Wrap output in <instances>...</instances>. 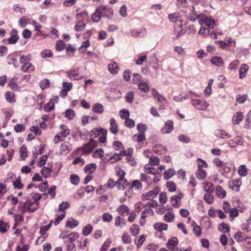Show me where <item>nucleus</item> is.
<instances>
[{"label":"nucleus","mask_w":251,"mask_h":251,"mask_svg":"<svg viewBox=\"0 0 251 251\" xmlns=\"http://www.w3.org/2000/svg\"><path fill=\"white\" fill-rule=\"evenodd\" d=\"M20 157L25 160L27 157V148L25 145H22L20 149Z\"/></svg>","instance_id":"nucleus-47"},{"label":"nucleus","mask_w":251,"mask_h":251,"mask_svg":"<svg viewBox=\"0 0 251 251\" xmlns=\"http://www.w3.org/2000/svg\"><path fill=\"white\" fill-rule=\"evenodd\" d=\"M105 129L103 128H95L92 130L90 133V136L91 137L96 138L97 137H99L101 134L104 131Z\"/></svg>","instance_id":"nucleus-30"},{"label":"nucleus","mask_w":251,"mask_h":251,"mask_svg":"<svg viewBox=\"0 0 251 251\" xmlns=\"http://www.w3.org/2000/svg\"><path fill=\"white\" fill-rule=\"evenodd\" d=\"M5 99L9 103H14L16 101L15 99V95L14 92L11 91H7L4 95Z\"/></svg>","instance_id":"nucleus-25"},{"label":"nucleus","mask_w":251,"mask_h":251,"mask_svg":"<svg viewBox=\"0 0 251 251\" xmlns=\"http://www.w3.org/2000/svg\"><path fill=\"white\" fill-rule=\"evenodd\" d=\"M134 140H136L138 142H143L146 140L145 133H140L138 134H135L133 136Z\"/></svg>","instance_id":"nucleus-54"},{"label":"nucleus","mask_w":251,"mask_h":251,"mask_svg":"<svg viewBox=\"0 0 251 251\" xmlns=\"http://www.w3.org/2000/svg\"><path fill=\"white\" fill-rule=\"evenodd\" d=\"M79 224V222L74 219H70L66 221V226L70 228H74L77 226Z\"/></svg>","instance_id":"nucleus-33"},{"label":"nucleus","mask_w":251,"mask_h":251,"mask_svg":"<svg viewBox=\"0 0 251 251\" xmlns=\"http://www.w3.org/2000/svg\"><path fill=\"white\" fill-rule=\"evenodd\" d=\"M122 241L125 244H128L131 242V238L130 235L126 232H124L122 236Z\"/></svg>","instance_id":"nucleus-63"},{"label":"nucleus","mask_w":251,"mask_h":251,"mask_svg":"<svg viewBox=\"0 0 251 251\" xmlns=\"http://www.w3.org/2000/svg\"><path fill=\"white\" fill-rule=\"evenodd\" d=\"M249 67L247 64H243L241 65L239 69V78L243 79L244 78L249 70Z\"/></svg>","instance_id":"nucleus-24"},{"label":"nucleus","mask_w":251,"mask_h":251,"mask_svg":"<svg viewBox=\"0 0 251 251\" xmlns=\"http://www.w3.org/2000/svg\"><path fill=\"white\" fill-rule=\"evenodd\" d=\"M86 27V24L84 21H77L74 27V29L76 31H81Z\"/></svg>","instance_id":"nucleus-31"},{"label":"nucleus","mask_w":251,"mask_h":251,"mask_svg":"<svg viewBox=\"0 0 251 251\" xmlns=\"http://www.w3.org/2000/svg\"><path fill=\"white\" fill-rule=\"evenodd\" d=\"M174 51L177 53L178 55L183 56L185 54V50L184 49L181 47L176 46L174 47Z\"/></svg>","instance_id":"nucleus-58"},{"label":"nucleus","mask_w":251,"mask_h":251,"mask_svg":"<svg viewBox=\"0 0 251 251\" xmlns=\"http://www.w3.org/2000/svg\"><path fill=\"white\" fill-rule=\"evenodd\" d=\"M176 174L175 171L173 169H169L165 171L164 174V179L165 180H168L174 176Z\"/></svg>","instance_id":"nucleus-43"},{"label":"nucleus","mask_w":251,"mask_h":251,"mask_svg":"<svg viewBox=\"0 0 251 251\" xmlns=\"http://www.w3.org/2000/svg\"><path fill=\"white\" fill-rule=\"evenodd\" d=\"M191 226H193V231L194 234L197 237L201 236L202 234V230L201 227L198 226L194 221L192 222Z\"/></svg>","instance_id":"nucleus-28"},{"label":"nucleus","mask_w":251,"mask_h":251,"mask_svg":"<svg viewBox=\"0 0 251 251\" xmlns=\"http://www.w3.org/2000/svg\"><path fill=\"white\" fill-rule=\"evenodd\" d=\"M68 76L72 80H79L82 78V76H80L78 70H73L68 71L66 72Z\"/></svg>","instance_id":"nucleus-13"},{"label":"nucleus","mask_w":251,"mask_h":251,"mask_svg":"<svg viewBox=\"0 0 251 251\" xmlns=\"http://www.w3.org/2000/svg\"><path fill=\"white\" fill-rule=\"evenodd\" d=\"M98 146L97 141L91 138L88 143L84 144L82 147L77 148V151H80L82 154H88L92 152L94 148Z\"/></svg>","instance_id":"nucleus-3"},{"label":"nucleus","mask_w":251,"mask_h":251,"mask_svg":"<svg viewBox=\"0 0 251 251\" xmlns=\"http://www.w3.org/2000/svg\"><path fill=\"white\" fill-rule=\"evenodd\" d=\"M26 204H27V212L33 213L36 211L39 207V204L36 202L32 201L30 200H26Z\"/></svg>","instance_id":"nucleus-10"},{"label":"nucleus","mask_w":251,"mask_h":251,"mask_svg":"<svg viewBox=\"0 0 251 251\" xmlns=\"http://www.w3.org/2000/svg\"><path fill=\"white\" fill-rule=\"evenodd\" d=\"M159 192V188L158 187H156L153 188V190L149 191L147 193H144L142 195L143 200H148L151 199H153L158 194Z\"/></svg>","instance_id":"nucleus-6"},{"label":"nucleus","mask_w":251,"mask_h":251,"mask_svg":"<svg viewBox=\"0 0 251 251\" xmlns=\"http://www.w3.org/2000/svg\"><path fill=\"white\" fill-rule=\"evenodd\" d=\"M234 238L238 242L245 241L248 239H251V237L247 236L244 233L241 231L237 232L234 235Z\"/></svg>","instance_id":"nucleus-17"},{"label":"nucleus","mask_w":251,"mask_h":251,"mask_svg":"<svg viewBox=\"0 0 251 251\" xmlns=\"http://www.w3.org/2000/svg\"><path fill=\"white\" fill-rule=\"evenodd\" d=\"M134 94L133 92H128L125 96V99L127 102L131 103L134 99Z\"/></svg>","instance_id":"nucleus-62"},{"label":"nucleus","mask_w":251,"mask_h":251,"mask_svg":"<svg viewBox=\"0 0 251 251\" xmlns=\"http://www.w3.org/2000/svg\"><path fill=\"white\" fill-rule=\"evenodd\" d=\"M191 104L199 110H205L208 106V104L203 100H192Z\"/></svg>","instance_id":"nucleus-5"},{"label":"nucleus","mask_w":251,"mask_h":251,"mask_svg":"<svg viewBox=\"0 0 251 251\" xmlns=\"http://www.w3.org/2000/svg\"><path fill=\"white\" fill-rule=\"evenodd\" d=\"M8 86L10 87V88L14 91H18L19 90V87L17 85L16 82L15 80V78H12L8 82Z\"/></svg>","instance_id":"nucleus-42"},{"label":"nucleus","mask_w":251,"mask_h":251,"mask_svg":"<svg viewBox=\"0 0 251 251\" xmlns=\"http://www.w3.org/2000/svg\"><path fill=\"white\" fill-rule=\"evenodd\" d=\"M92 109L94 112L101 114L103 112V106L101 104L97 103L93 105Z\"/></svg>","instance_id":"nucleus-38"},{"label":"nucleus","mask_w":251,"mask_h":251,"mask_svg":"<svg viewBox=\"0 0 251 251\" xmlns=\"http://www.w3.org/2000/svg\"><path fill=\"white\" fill-rule=\"evenodd\" d=\"M164 220L167 223L173 222L175 220V215L171 212H167L164 216Z\"/></svg>","instance_id":"nucleus-40"},{"label":"nucleus","mask_w":251,"mask_h":251,"mask_svg":"<svg viewBox=\"0 0 251 251\" xmlns=\"http://www.w3.org/2000/svg\"><path fill=\"white\" fill-rule=\"evenodd\" d=\"M182 17H169L170 21L172 22H175V33L176 34V37L177 38L184 34L185 31L183 29V25L181 24Z\"/></svg>","instance_id":"nucleus-1"},{"label":"nucleus","mask_w":251,"mask_h":251,"mask_svg":"<svg viewBox=\"0 0 251 251\" xmlns=\"http://www.w3.org/2000/svg\"><path fill=\"white\" fill-rule=\"evenodd\" d=\"M211 63L216 66L221 67L224 64L223 59L220 57L215 56L213 57L211 59Z\"/></svg>","instance_id":"nucleus-35"},{"label":"nucleus","mask_w":251,"mask_h":251,"mask_svg":"<svg viewBox=\"0 0 251 251\" xmlns=\"http://www.w3.org/2000/svg\"><path fill=\"white\" fill-rule=\"evenodd\" d=\"M170 201L174 207L178 208L181 205V201L176 197V195L171 197Z\"/></svg>","instance_id":"nucleus-41"},{"label":"nucleus","mask_w":251,"mask_h":251,"mask_svg":"<svg viewBox=\"0 0 251 251\" xmlns=\"http://www.w3.org/2000/svg\"><path fill=\"white\" fill-rule=\"evenodd\" d=\"M96 168L97 166L95 163H91L85 166L84 171L86 174H91L95 172Z\"/></svg>","instance_id":"nucleus-26"},{"label":"nucleus","mask_w":251,"mask_h":251,"mask_svg":"<svg viewBox=\"0 0 251 251\" xmlns=\"http://www.w3.org/2000/svg\"><path fill=\"white\" fill-rule=\"evenodd\" d=\"M126 225V221L125 219L122 218L120 216H118L116 217L115 226L122 228Z\"/></svg>","instance_id":"nucleus-29"},{"label":"nucleus","mask_w":251,"mask_h":251,"mask_svg":"<svg viewBox=\"0 0 251 251\" xmlns=\"http://www.w3.org/2000/svg\"><path fill=\"white\" fill-rule=\"evenodd\" d=\"M27 204H26V201L25 202H20L18 209L22 214H24L27 212Z\"/></svg>","instance_id":"nucleus-36"},{"label":"nucleus","mask_w":251,"mask_h":251,"mask_svg":"<svg viewBox=\"0 0 251 251\" xmlns=\"http://www.w3.org/2000/svg\"><path fill=\"white\" fill-rule=\"evenodd\" d=\"M50 86V82L47 79L42 80L40 82V87L43 90L48 88Z\"/></svg>","instance_id":"nucleus-55"},{"label":"nucleus","mask_w":251,"mask_h":251,"mask_svg":"<svg viewBox=\"0 0 251 251\" xmlns=\"http://www.w3.org/2000/svg\"><path fill=\"white\" fill-rule=\"evenodd\" d=\"M10 37L7 39V41L9 44H15L19 40L18 36V31L16 29H13L10 33Z\"/></svg>","instance_id":"nucleus-15"},{"label":"nucleus","mask_w":251,"mask_h":251,"mask_svg":"<svg viewBox=\"0 0 251 251\" xmlns=\"http://www.w3.org/2000/svg\"><path fill=\"white\" fill-rule=\"evenodd\" d=\"M244 115L241 112H238L232 117L233 124H239L243 119Z\"/></svg>","instance_id":"nucleus-23"},{"label":"nucleus","mask_w":251,"mask_h":251,"mask_svg":"<svg viewBox=\"0 0 251 251\" xmlns=\"http://www.w3.org/2000/svg\"><path fill=\"white\" fill-rule=\"evenodd\" d=\"M9 228V226L7 222H4L3 220H0V231L1 232H6Z\"/></svg>","instance_id":"nucleus-50"},{"label":"nucleus","mask_w":251,"mask_h":251,"mask_svg":"<svg viewBox=\"0 0 251 251\" xmlns=\"http://www.w3.org/2000/svg\"><path fill=\"white\" fill-rule=\"evenodd\" d=\"M215 134L217 137H219L222 139H228L231 137V136L229 133L221 129L217 130L215 131Z\"/></svg>","instance_id":"nucleus-27"},{"label":"nucleus","mask_w":251,"mask_h":251,"mask_svg":"<svg viewBox=\"0 0 251 251\" xmlns=\"http://www.w3.org/2000/svg\"><path fill=\"white\" fill-rule=\"evenodd\" d=\"M117 211L121 216H125L129 214L130 209L127 205L122 204L117 208Z\"/></svg>","instance_id":"nucleus-16"},{"label":"nucleus","mask_w":251,"mask_h":251,"mask_svg":"<svg viewBox=\"0 0 251 251\" xmlns=\"http://www.w3.org/2000/svg\"><path fill=\"white\" fill-rule=\"evenodd\" d=\"M203 187L206 193H213L214 186L211 182L205 181L203 183Z\"/></svg>","instance_id":"nucleus-18"},{"label":"nucleus","mask_w":251,"mask_h":251,"mask_svg":"<svg viewBox=\"0 0 251 251\" xmlns=\"http://www.w3.org/2000/svg\"><path fill=\"white\" fill-rule=\"evenodd\" d=\"M108 70L111 74L116 75L119 72L120 68L116 62L111 61L108 65Z\"/></svg>","instance_id":"nucleus-12"},{"label":"nucleus","mask_w":251,"mask_h":251,"mask_svg":"<svg viewBox=\"0 0 251 251\" xmlns=\"http://www.w3.org/2000/svg\"><path fill=\"white\" fill-rule=\"evenodd\" d=\"M14 189H21L24 187V184L21 182V177L19 176L13 182Z\"/></svg>","instance_id":"nucleus-39"},{"label":"nucleus","mask_w":251,"mask_h":251,"mask_svg":"<svg viewBox=\"0 0 251 251\" xmlns=\"http://www.w3.org/2000/svg\"><path fill=\"white\" fill-rule=\"evenodd\" d=\"M139 227L137 225H132L129 231L133 236H136L139 233Z\"/></svg>","instance_id":"nucleus-59"},{"label":"nucleus","mask_w":251,"mask_h":251,"mask_svg":"<svg viewBox=\"0 0 251 251\" xmlns=\"http://www.w3.org/2000/svg\"><path fill=\"white\" fill-rule=\"evenodd\" d=\"M153 211L151 208H148L142 212L141 218L144 219L147 217L153 215Z\"/></svg>","instance_id":"nucleus-45"},{"label":"nucleus","mask_w":251,"mask_h":251,"mask_svg":"<svg viewBox=\"0 0 251 251\" xmlns=\"http://www.w3.org/2000/svg\"><path fill=\"white\" fill-rule=\"evenodd\" d=\"M130 185L129 189L132 191L133 189L135 191H141L143 187L141 182L138 180H133Z\"/></svg>","instance_id":"nucleus-20"},{"label":"nucleus","mask_w":251,"mask_h":251,"mask_svg":"<svg viewBox=\"0 0 251 251\" xmlns=\"http://www.w3.org/2000/svg\"><path fill=\"white\" fill-rule=\"evenodd\" d=\"M54 109V102H52V100H50V102L46 103L44 107V110L46 112H49Z\"/></svg>","instance_id":"nucleus-49"},{"label":"nucleus","mask_w":251,"mask_h":251,"mask_svg":"<svg viewBox=\"0 0 251 251\" xmlns=\"http://www.w3.org/2000/svg\"><path fill=\"white\" fill-rule=\"evenodd\" d=\"M204 201L208 204L212 203L214 201L213 193H206L203 197Z\"/></svg>","instance_id":"nucleus-53"},{"label":"nucleus","mask_w":251,"mask_h":251,"mask_svg":"<svg viewBox=\"0 0 251 251\" xmlns=\"http://www.w3.org/2000/svg\"><path fill=\"white\" fill-rule=\"evenodd\" d=\"M178 241L177 238L173 237L171 238L166 244V246L172 251H177Z\"/></svg>","instance_id":"nucleus-7"},{"label":"nucleus","mask_w":251,"mask_h":251,"mask_svg":"<svg viewBox=\"0 0 251 251\" xmlns=\"http://www.w3.org/2000/svg\"><path fill=\"white\" fill-rule=\"evenodd\" d=\"M241 185V178L231 179L228 182L229 187L236 191H239Z\"/></svg>","instance_id":"nucleus-8"},{"label":"nucleus","mask_w":251,"mask_h":251,"mask_svg":"<svg viewBox=\"0 0 251 251\" xmlns=\"http://www.w3.org/2000/svg\"><path fill=\"white\" fill-rule=\"evenodd\" d=\"M106 7L104 5L99 6L96 10V12L92 16H104L105 15V11Z\"/></svg>","instance_id":"nucleus-37"},{"label":"nucleus","mask_w":251,"mask_h":251,"mask_svg":"<svg viewBox=\"0 0 251 251\" xmlns=\"http://www.w3.org/2000/svg\"><path fill=\"white\" fill-rule=\"evenodd\" d=\"M238 172L240 176H246L247 174V169L246 166L244 165H242L240 166Z\"/></svg>","instance_id":"nucleus-60"},{"label":"nucleus","mask_w":251,"mask_h":251,"mask_svg":"<svg viewBox=\"0 0 251 251\" xmlns=\"http://www.w3.org/2000/svg\"><path fill=\"white\" fill-rule=\"evenodd\" d=\"M70 134V130L65 125H61L60 131L54 137V142L55 144L59 142L63 141L65 138Z\"/></svg>","instance_id":"nucleus-4"},{"label":"nucleus","mask_w":251,"mask_h":251,"mask_svg":"<svg viewBox=\"0 0 251 251\" xmlns=\"http://www.w3.org/2000/svg\"><path fill=\"white\" fill-rule=\"evenodd\" d=\"M110 131L114 134H116L119 132L117 123L114 118L110 120Z\"/></svg>","instance_id":"nucleus-19"},{"label":"nucleus","mask_w":251,"mask_h":251,"mask_svg":"<svg viewBox=\"0 0 251 251\" xmlns=\"http://www.w3.org/2000/svg\"><path fill=\"white\" fill-rule=\"evenodd\" d=\"M139 89L145 93H147L150 91V87L147 83L144 82H140L138 84Z\"/></svg>","instance_id":"nucleus-46"},{"label":"nucleus","mask_w":251,"mask_h":251,"mask_svg":"<svg viewBox=\"0 0 251 251\" xmlns=\"http://www.w3.org/2000/svg\"><path fill=\"white\" fill-rule=\"evenodd\" d=\"M205 18L204 20L202 21L201 24H205L209 28H213L215 24V21L213 20L211 17H203Z\"/></svg>","instance_id":"nucleus-21"},{"label":"nucleus","mask_w":251,"mask_h":251,"mask_svg":"<svg viewBox=\"0 0 251 251\" xmlns=\"http://www.w3.org/2000/svg\"><path fill=\"white\" fill-rule=\"evenodd\" d=\"M66 45L63 41H57L55 45V49L57 51H62L65 48Z\"/></svg>","instance_id":"nucleus-57"},{"label":"nucleus","mask_w":251,"mask_h":251,"mask_svg":"<svg viewBox=\"0 0 251 251\" xmlns=\"http://www.w3.org/2000/svg\"><path fill=\"white\" fill-rule=\"evenodd\" d=\"M216 194L217 197L220 199H223L226 196V191L221 186L216 187Z\"/></svg>","instance_id":"nucleus-34"},{"label":"nucleus","mask_w":251,"mask_h":251,"mask_svg":"<svg viewBox=\"0 0 251 251\" xmlns=\"http://www.w3.org/2000/svg\"><path fill=\"white\" fill-rule=\"evenodd\" d=\"M103 150L102 149H97L93 153V156L95 158H102L103 156Z\"/></svg>","instance_id":"nucleus-56"},{"label":"nucleus","mask_w":251,"mask_h":251,"mask_svg":"<svg viewBox=\"0 0 251 251\" xmlns=\"http://www.w3.org/2000/svg\"><path fill=\"white\" fill-rule=\"evenodd\" d=\"M116 185L117 186V181H115L113 179L109 178L107 182L103 186H100V190H103V192H105L107 188L110 189L113 188Z\"/></svg>","instance_id":"nucleus-14"},{"label":"nucleus","mask_w":251,"mask_h":251,"mask_svg":"<svg viewBox=\"0 0 251 251\" xmlns=\"http://www.w3.org/2000/svg\"><path fill=\"white\" fill-rule=\"evenodd\" d=\"M168 227L167 224L162 223H156L153 225L154 229L159 232L167 230Z\"/></svg>","instance_id":"nucleus-22"},{"label":"nucleus","mask_w":251,"mask_h":251,"mask_svg":"<svg viewBox=\"0 0 251 251\" xmlns=\"http://www.w3.org/2000/svg\"><path fill=\"white\" fill-rule=\"evenodd\" d=\"M93 227L90 224H88L83 227L82 233L84 236H88L92 231Z\"/></svg>","instance_id":"nucleus-44"},{"label":"nucleus","mask_w":251,"mask_h":251,"mask_svg":"<svg viewBox=\"0 0 251 251\" xmlns=\"http://www.w3.org/2000/svg\"><path fill=\"white\" fill-rule=\"evenodd\" d=\"M195 174L197 178L200 180L204 179L207 176V172L203 169H199Z\"/></svg>","instance_id":"nucleus-32"},{"label":"nucleus","mask_w":251,"mask_h":251,"mask_svg":"<svg viewBox=\"0 0 251 251\" xmlns=\"http://www.w3.org/2000/svg\"><path fill=\"white\" fill-rule=\"evenodd\" d=\"M218 229L223 233H227L230 231V227L227 224L223 223L219 225Z\"/></svg>","instance_id":"nucleus-48"},{"label":"nucleus","mask_w":251,"mask_h":251,"mask_svg":"<svg viewBox=\"0 0 251 251\" xmlns=\"http://www.w3.org/2000/svg\"><path fill=\"white\" fill-rule=\"evenodd\" d=\"M70 203L67 201L62 202L59 205L58 211L64 213L65 210L70 207Z\"/></svg>","instance_id":"nucleus-52"},{"label":"nucleus","mask_w":251,"mask_h":251,"mask_svg":"<svg viewBox=\"0 0 251 251\" xmlns=\"http://www.w3.org/2000/svg\"><path fill=\"white\" fill-rule=\"evenodd\" d=\"M174 129V122L172 120L166 122L164 126L162 127L161 131L163 133H170Z\"/></svg>","instance_id":"nucleus-9"},{"label":"nucleus","mask_w":251,"mask_h":251,"mask_svg":"<svg viewBox=\"0 0 251 251\" xmlns=\"http://www.w3.org/2000/svg\"><path fill=\"white\" fill-rule=\"evenodd\" d=\"M215 44L222 49L232 51L235 47L236 42L232 37H229L228 39H226L224 41H216Z\"/></svg>","instance_id":"nucleus-2"},{"label":"nucleus","mask_w":251,"mask_h":251,"mask_svg":"<svg viewBox=\"0 0 251 251\" xmlns=\"http://www.w3.org/2000/svg\"><path fill=\"white\" fill-rule=\"evenodd\" d=\"M166 185L169 191L174 192L176 190V185L174 182L169 181L167 182Z\"/></svg>","instance_id":"nucleus-64"},{"label":"nucleus","mask_w":251,"mask_h":251,"mask_svg":"<svg viewBox=\"0 0 251 251\" xmlns=\"http://www.w3.org/2000/svg\"><path fill=\"white\" fill-rule=\"evenodd\" d=\"M51 172L52 170L50 168L44 167L42 169L41 173L42 176L47 178L50 176Z\"/></svg>","instance_id":"nucleus-51"},{"label":"nucleus","mask_w":251,"mask_h":251,"mask_svg":"<svg viewBox=\"0 0 251 251\" xmlns=\"http://www.w3.org/2000/svg\"><path fill=\"white\" fill-rule=\"evenodd\" d=\"M70 182L74 185H77L79 182V178L76 175L73 174L70 177Z\"/></svg>","instance_id":"nucleus-61"},{"label":"nucleus","mask_w":251,"mask_h":251,"mask_svg":"<svg viewBox=\"0 0 251 251\" xmlns=\"http://www.w3.org/2000/svg\"><path fill=\"white\" fill-rule=\"evenodd\" d=\"M117 188L119 190H124L126 189L128 186H130V183L127 181V180L123 178V179L121 178H119L117 180Z\"/></svg>","instance_id":"nucleus-11"}]
</instances>
